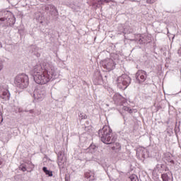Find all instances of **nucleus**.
Wrapping results in <instances>:
<instances>
[{
  "label": "nucleus",
  "mask_w": 181,
  "mask_h": 181,
  "mask_svg": "<svg viewBox=\"0 0 181 181\" xmlns=\"http://www.w3.org/2000/svg\"><path fill=\"white\" fill-rule=\"evenodd\" d=\"M34 81L37 84H47L51 80H54L57 76V72L53 66L47 63H42L35 65L32 71Z\"/></svg>",
  "instance_id": "nucleus-1"
},
{
  "label": "nucleus",
  "mask_w": 181,
  "mask_h": 181,
  "mask_svg": "<svg viewBox=\"0 0 181 181\" xmlns=\"http://www.w3.org/2000/svg\"><path fill=\"white\" fill-rule=\"evenodd\" d=\"M98 136L101 139L102 142L106 145H110L117 141V136H112V129L108 126H105L99 130Z\"/></svg>",
  "instance_id": "nucleus-2"
},
{
  "label": "nucleus",
  "mask_w": 181,
  "mask_h": 181,
  "mask_svg": "<svg viewBox=\"0 0 181 181\" xmlns=\"http://www.w3.org/2000/svg\"><path fill=\"white\" fill-rule=\"evenodd\" d=\"M14 84L21 90L28 88L29 86V76L25 74H21L16 76Z\"/></svg>",
  "instance_id": "nucleus-3"
},
{
  "label": "nucleus",
  "mask_w": 181,
  "mask_h": 181,
  "mask_svg": "<svg viewBox=\"0 0 181 181\" xmlns=\"http://www.w3.org/2000/svg\"><path fill=\"white\" fill-rule=\"evenodd\" d=\"M117 84L119 90H125L131 84V78L127 74H124L117 77Z\"/></svg>",
  "instance_id": "nucleus-4"
},
{
  "label": "nucleus",
  "mask_w": 181,
  "mask_h": 181,
  "mask_svg": "<svg viewBox=\"0 0 181 181\" xmlns=\"http://www.w3.org/2000/svg\"><path fill=\"white\" fill-rule=\"evenodd\" d=\"M57 163L59 168L60 172L66 168V165H67V158H66V155L64 154V151H59L57 154Z\"/></svg>",
  "instance_id": "nucleus-5"
},
{
  "label": "nucleus",
  "mask_w": 181,
  "mask_h": 181,
  "mask_svg": "<svg viewBox=\"0 0 181 181\" xmlns=\"http://www.w3.org/2000/svg\"><path fill=\"white\" fill-rule=\"evenodd\" d=\"M102 66L106 71H111L115 69V62L112 59H106L102 62Z\"/></svg>",
  "instance_id": "nucleus-6"
},
{
  "label": "nucleus",
  "mask_w": 181,
  "mask_h": 181,
  "mask_svg": "<svg viewBox=\"0 0 181 181\" xmlns=\"http://www.w3.org/2000/svg\"><path fill=\"white\" fill-rule=\"evenodd\" d=\"M46 97V90L45 88H37L34 90V98L37 101H42Z\"/></svg>",
  "instance_id": "nucleus-7"
},
{
  "label": "nucleus",
  "mask_w": 181,
  "mask_h": 181,
  "mask_svg": "<svg viewBox=\"0 0 181 181\" xmlns=\"http://www.w3.org/2000/svg\"><path fill=\"white\" fill-rule=\"evenodd\" d=\"M146 77H148V74L144 70H139L135 75L136 80L139 84L144 83L146 80Z\"/></svg>",
  "instance_id": "nucleus-8"
},
{
  "label": "nucleus",
  "mask_w": 181,
  "mask_h": 181,
  "mask_svg": "<svg viewBox=\"0 0 181 181\" xmlns=\"http://www.w3.org/2000/svg\"><path fill=\"white\" fill-rule=\"evenodd\" d=\"M0 98L8 100L11 98V93L7 86H0Z\"/></svg>",
  "instance_id": "nucleus-9"
},
{
  "label": "nucleus",
  "mask_w": 181,
  "mask_h": 181,
  "mask_svg": "<svg viewBox=\"0 0 181 181\" xmlns=\"http://www.w3.org/2000/svg\"><path fill=\"white\" fill-rule=\"evenodd\" d=\"M93 83L95 86H100L104 83L103 80V76L101 75V72L100 71H96L93 76Z\"/></svg>",
  "instance_id": "nucleus-10"
},
{
  "label": "nucleus",
  "mask_w": 181,
  "mask_h": 181,
  "mask_svg": "<svg viewBox=\"0 0 181 181\" xmlns=\"http://www.w3.org/2000/svg\"><path fill=\"white\" fill-rule=\"evenodd\" d=\"M45 10L49 11V13H50V15H52V16H59V11H57V8H56V6H54L52 4L47 5L45 7Z\"/></svg>",
  "instance_id": "nucleus-11"
},
{
  "label": "nucleus",
  "mask_w": 181,
  "mask_h": 181,
  "mask_svg": "<svg viewBox=\"0 0 181 181\" xmlns=\"http://www.w3.org/2000/svg\"><path fill=\"white\" fill-rule=\"evenodd\" d=\"M113 101L115 104H122V101H124V98L119 93H115L113 95Z\"/></svg>",
  "instance_id": "nucleus-12"
},
{
  "label": "nucleus",
  "mask_w": 181,
  "mask_h": 181,
  "mask_svg": "<svg viewBox=\"0 0 181 181\" xmlns=\"http://www.w3.org/2000/svg\"><path fill=\"white\" fill-rule=\"evenodd\" d=\"M163 181H173V176L170 173H166L161 175Z\"/></svg>",
  "instance_id": "nucleus-13"
},
{
  "label": "nucleus",
  "mask_w": 181,
  "mask_h": 181,
  "mask_svg": "<svg viewBox=\"0 0 181 181\" xmlns=\"http://www.w3.org/2000/svg\"><path fill=\"white\" fill-rule=\"evenodd\" d=\"M28 165H30V169H33L35 168V165H33V164H32V162H28V163H24V164H21L19 166V169L20 170H22L23 172H26V170H28Z\"/></svg>",
  "instance_id": "nucleus-14"
},
{
  "label": "nucleus",
  "mask_w": 181,
  "mask_h": 181,
  "mask_svg": "<svg viewBox=\"0 0 181 181\" xmlns=\"http://www.w3.org/2000/svg\"><path fill=\"white\" fill-rule=\"evenodd\" d=\"M85 177L89 180H94V173L91 171L85 173Z\"/></svg>",
  "instance_id": "nucleus-15"
},
{
  "label": "nucleus",
  "mask_w": 181,
  "mask_h": 181,
  "mask_svg": "<svg viewBox=\"0 0 181 181\" xmlns=\"http://www.w3.org/2000/svg\"><path fill=\"white\" fill-rule=\"evenodd\" d=\"M90 153H95V152H97V149H98V147H97V146H95V144H90V146L88 148Z\"/></svg>",
  "instance_id": "nucleus-16"
},
{
  "label": "nucleus",
  "mask_w": 181,
  "mask_h": 181,
  "mask_svg": "<svg viewBox=\"0 0 181 181\" xmlns=\"http://www.w3.org/2000/svg\"><path fill=\"white\" fill-rule=\"evenodd\" d=\"M141 157L144 158V159H146V158H149V151H148L147 149L144 148L141 151Z\"/></svg>",
  "instance_id": "nucleus-17"
},
{
  "label": "nucleus",
  "mask_w": 181,
  "mask_h": 181,
  "mask_svg": "<svg viewBox=\"0 0 181 181\" xmlns=\"http://www.w3.org/2000/svg\"><path fill=\"white\" fill-rule=\"evenodd\" d=\"M119 149H121V144H119V143H115L113 144V146H112V150L116 152L119 151Z\"/></svg>",
  "instance_id": "nucleus-18"
},
{
  "label": "nucleus",
  "mask_w": 181,
  "mask_h": 181,
  "mask_svg": "<svg viewBox=\"0 0 181 181\" xmlns=\"http://www.w3.org/2000/svg\"><path fill=\"white\" fill-rule=\"evenodd\" d=\"M42 170L44 173H45V175H48V176L52 177L53 176V173L49 170H47V168L43 167Z\"/></svg>",
  "instance_id": "nucleus-19"
},
{
  "label": "nucleus",
  "mask_w": 181,
  "mask_h": 181,
  "mask_svg": "<svg viewBox=\"0 0 181 181\" xmlns=\"http://www.w3.org/2000/svg\"><path fill=\"white\" fill-rule=\"evenodd\" d=\"M139 41H137V43H139V45H144L145 43H146V41L145 40V38L141 37V35H139Z\"/></svg>",
  "instance_id": "nucleus-20"
},
{
  "label": "nucleus",
  "mask_w": 181,
  "mask_h": 181,
  "mask_svg": "<svg viewBox=\"0 0 181 181\" xmlns=\"http://www.w3.org/2000/svg\"><path fill=\"white\" fill-rule=\"evenodd\" d=\"M78 117L81 118V119H86V118H87V115L84 113H80Z\"/></svg>",
  "instance_id": "nucleus-21"
},
{
  "label": "nucleus",
  "mask_w": 181,
  "mask_h": 181,
  "mask_svg": "<svg viewBox=\"0 0 181 181\" xmlns=\"http://www.w3.org/2000/svg\"><path fill=\"white\" fill-rule=\"evenodd\" d=\"M124 111H127V112H129V114H132V112H133L132 109H130L128 107H124Z\"/></svg>",
  "instance_id": "nucleus-22"
},
{
  "label": "nucleus",
  "mask_w": 181,
  "mask_h": 181,
  "mask_svg": "<svg viewBox=\"0 0 181 181\" xmlns=\"http://www.w3.org/2000/svg\"><path fill=\"white\" fill-rule=\"evenodd\" d=\"M14 179L16 181H20L21 180V175H17L14 176Z\"/></svg>",
  "instance_id": "nucleus-23"
},
{
  "label": "nucleus",
  "mask_w": 181,
  "mask_h": 181,
  "mask_svg": "<svg viewBox=\"0 0 181 181\" xmlns=\"http://www.w3.org/2000/svg\"><path fill=\"white\" fill-rule=\"evenodd\" d=\"M4 121V117H2V112H1L0 109V124Z\"/></svg>",
  "instance_id": "nucleus-24"
},
{
  "label": "nucleus",
  "mask_w": 181,
  "mask_h": 181,
  "mask_svg": "<svg viewBox=\"0 0 181 181\" xmlns=\"http://www.w3.org/2000/svg\"><path fill=\"white\" fill-rule=\"evenodd\" d=\"M155 2V0H147L146 3L147 4H153Z\"/></svg>",
  "instance_id": "nucleus-25"
},
{
  "label": "nucleus",
  "mask_w": 181,
  "mask_h": 181,
  "mask_svg": "<svg viewBox=\"0 0 181 181\" xmlns=\"http://www.w3.org/2000/svg\"><path fill=\"white\" fill-rule=\"evenodd\" d=\"M168 162H170V163H172L173 165H175V160H173L168 159Z\"/></svg>",
  "instance_id": "nucleus-26"
},
{
  "label": "nucleus",
  "mask_w": 181,
  "mask_h": 181,
  "mask_svg": "<svg viewBox=\"0 0 181 181\" xmlns=\"http://www.w3.org/2000/svg\"><path fill=\"white\" fill-rule=\"evenodd\" d=\"M120 31H122L123 33H127V30H125V28L120 29Z\"/></svg>",
  "instance_id": "nucleus-27"
},
{
  "label": "nucleus",
  "mask_w": 181,
  "mask_h": 181,
  "mask_svg": "<svg viewBox=\"0 0 181 181\" xmlns=\"http://www.w3.org/2000/svg\"><path fill=\"white\" fill-rule=\"evenodd\" d=\"M4 165V159L0 158V165Z\"/></svg>",
  "instance_id": "nucleus-28"
},
{
  "label": "nucleus",
  "mask_w": 181,
  "mask_h": 181,
  "mask_svg": "<svg viewBox=\"0 0 181 181\" xmlns=\"http://www.w3.org/2000/svg\"><path fill=\"white\" fill-rule=\"evenodd\" d=\"M177 53L180 56H181V47L177 50Z\"/></svg>",
  "instance_id": "nucleus-29"
},
{
  "label": "nucleus",
  "mask_w": 181,
  "mask_h": 181,
  "mask_svg": "<svg viewBox=\"0 0 181 181\" xmlns=\"http://www.w3.org/2000/svg\"><path fill=\"white\" fill-rule=\"evenodd\" d=\"M2 69H4V66H2V64L0 63V71L2 70Z\"/></svg>",
  "instance_id": "nucleus-30"
},
{
  "label": "nucleus",
  "mask_w": 181,
  "mask_h": 181,
  "mask_svg": "<svg viewBox=\"0 0 181 181\" xmlns=\"http://www.w3.org/2000/svg\"><path fill=\"white\" fill-rule=\"evenodd\" d=\"M0 21H1V22H4V21H5V18H0Z\"/></svg>",
  "instance_id": "nucleus-31"
},
{
  "label": "nucleus",
  "mask_w": 181,
  "mask_h": 181,
  "mask_svg": "<svg viewBox=\"0 0 181 181\" xmlns=\"http://www.w3.org/2000/svg\"><path fill=\"white\" fill-rule=\"evenodd\" d=\"M29 112H30V114H33V110H29Z\"/></svg>",
  "instance_id": "nucleus-32"
},
{
  "label": "nucleus",
  "mask_w": 181,
  "mask_h": 181,
  "mask_svg": "<svg viewBox=\"0 0 181 181\" xmlns=\"http://www.w3.org/2000/svg\"><path fill=\"white\" fill-rule=\"evenodd\" d=\"M2 176H3L2 172H1L0 170V177H2Z\"/></svg>",
  "instance_id": "nucleus-33"
},
{
  "label": "nucleus",
  "mask_w": 181,
  "mask_h": 181,
  "mask_svg": "<svg viewBox=\"0 0 181 181\" xmlns=\"http://www.w3.org/2000/svg\"><path fill=\"white\" fill-rule=\"evenodd\" d=\"M2 47V43L0 42V49Z\"/></svg>",
  "instance_id": "nucleus-34"
},
{
  "label": "nucleus",
  "mask_w": 181,
  "mask_h": 181,
  "mask_svg": "<svg viewBox=\"0 0 181 181\" xmlns=\"http://www.w3.org/2000/svg\"><path fill=\"white\" fill-rule=\"evenodd\" d=\"M31 47H33V49H35V47H36L35 45H32Z\"/></svg>",
  "instance_id": "nucleus-35"
}]
</instances>
